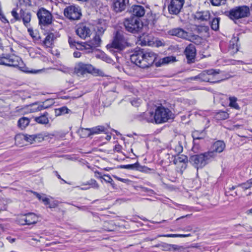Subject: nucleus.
I'll return each mask as SVG.
<instances>
[{"instance_id": "nucleus-1", "label": "nucleus", "mask_w": 252, "mask_h": 252, "mask_svg": "<svg viewBox=\"0 0 252 252\" xmlns=\"http://www.w3.org/2000/svg\"><path fill=\"white\" fill-rule=\"evenodd\" d=\"M174 118V114L168 108L162 105L157 107L154 112L143 113L138 116V119L140 121L148 123H155L157 124H162L167 122L169 119Z\"/></svg>"}, {"instance_id": "nucleus-2", "label": "nucleus", "mask_w": 252, "mask_h": 252, "mask_svg": "<svg viewBox=\"0 0 252 252\" xmlns=\"http://www.w3.org/2000/svg\"><path fill=\"white\" fill-rule=\"evenodd\" d=\"M130 46V43L128 42L127 38L125 37L123 33L120 31H116L114 34L111 43L108 44L106 47L111 53L117 57L118 53L121 52L126 47Z\"/></svg>"}, {"instance_id": "nucleus-3", "label": "nucleus", "mask_w": 252, "mask_h": 252, "mask_svg": "<svg viewBox=\"0 0 252 252\" xmlns=\"http://www.w3.org/2000/svg\"><path fill=\"white\" fill-rule=\"evenodd\" d=\"M220 69H208L202 71L198 75L191 78L192 80H199L201 82H207L211 83H219L223 79L220 76Z\"/></svg>"}, {"instance_id": "nucleus-4", "label": "nucleus", "mask_w": 252, "mask_h": 252, "mask_svg": "<svg viewBox=\"0 0 252 252\" xmlns=\"http://www.w3.org/2000/svg\"><path fill=\"white\" fill-rule=\"evenodd\" d=\"M214 155L211 152H205L200 154L191 156L189 158V162L197 169L202 168L208 164L213 159Z\"/></svg>"}, {"instance_id": "nucleus-5", "label": "nucleus", "mask_w": 252, "mask_h": 252, "mask_svg": "<svg viewBox=\"0 0 252 252\" xmlns=\"http://www.w3.org/2000/svg\"><path fill=\"white\" fill-rule=\"evenodd\" d=\"M0 65L18 68L21 69L24 63L22 59L14 55L2 54L0 55Z\"/></svg>"}, {"instance_id": "nucleus-6", "label": "nucleus", "mask_w": 252, "mask_h": 252, "mask_svg": "<svg viewBox=\"0 0 252 252\" xmlns=\"http://www.w3.org/2000/svg\"><path fill=\"white\" fill-rule=\"evenodd\" d=\"M124 25L126 32L133 34L139 33L143 27L142 22L139 18L135 17L125 19Z\"/></svg>"}, {"instance_id": "nucleus-7", "label": "nucleus", "mask_w": 252, "mask_h": 252, "mask_svg": "<svg viewBox=\"0 0 252 252\" xmlns=\"http://www.w3.org/2000/svg\"><path fill=\"white\" fill-rule=\"evenodd\" d=\"M250 8L246 5L239 6L231 9L227 16L232 20H237L249 16Z\"/></svg>"}, {"instance_id": "nucleus-8", "label": "nucleus", "mask_w": 252, "mask_h": 252, "mask_svg": "<svg viewBox=\"0 0 252 252\" xmlns=\"http://www.w3.org/2000/svg\"><path fill=\"white\" fill-rule=\"evenodd\" d=\"M98 70L95 69L92 64L79 62L75 65L74 72L78 76H83L87 74L98 73Z\"/></svg>"}, {"instance_id": "nucleus-9", "label": "nucleus", "mask_w": 252, "mask_h": 252, "mask_svg": "<svg viewBox=\"0 0 252 252\" xmlns=\"http://www.w3.org/2000/svg\"><path fill=\"white\" fill-rule=\"evenodd\" d=\"M144 52V49L137 47L130 56L131 62L142 68H145V66L142 65L144 63L143 61H145Z\"/></svg>"}, {"instance_id": "nucleus-10", "label": "nucleus", "mask_w": 252, "mask_h": 252, "mask_svg": "<svg viewBox=\"0 0 252 252\" xmlns=\"http://www.w3.org/2000/svg\"><path fill=\"white\" fill-rule=\"evenodd\" d=\"M144 52V49L137 47L130 56L131 62L142 68H145V66L142 65L144 63L143 61H145Z\"/></svg>"}, {"instance_id": "nucleus-11", "label": "nucleus", "mask_w": 252, "mask_h": 252, "mask_svg": "<svg viewBox=\"0 0 252 252\" xmlns=\"http://www.w3.org/2000/svg\"><path fill=\"white\" fill-rule=\"evenodd\" d=\"M37 16L40 25L46 26L51 24L53 18L52 15L44 8L42 7L39 9L37 12Z\"/></svg>"}, {"instance_id": "nucleus-12", "label": "nucleus", "mask_w": 252, "mask_h": 252, "mask_svg": "<svg viewBox=\"0 0 252 252\" xmlns=\"http://www.w3.org/2000/svg\"><path fill=\"white\" fill-rule=\"evenodd\" d=\"M64 15L70 20H75L79 19L82 14L79 7L70 5L64 9Z\"/></svg>"}, {"instance_id": "nucleus-13", "label": "nucleus", "mask_w": 252, "mask_h": 252, "mask_svg": "<svg viewBox=\"0 0 252 252\" xmlns=\"http://www.w3.org/2000/svg\"><path fill=\"white\" fill-rule=\"evenodd\" d=\"M184 3L185 0H171L170 4L168 6L169 13L174 15L179 14Z\"/></svg>"}, {"instance_id": "nucleus-14", "label": "nucleus", "mask_w": 252, "mask_h": 252, "mask_svg": "<svg viewBox=\"0 0 252 252\" xmlns=\"http://www.w3.org/2000/svg\"><path fill=\"white\" fill-rule=\"evenodd\" d=\"M184 54L186 55L188 63L190 64L194 63L196 56V49L194 45L189 44L186 48Z\"/></svg>"}, {"instance_id": "nucleus-15", "label": "nucleus", "mask_w": 252, "mask_h": 252, "mask_svg": "<svg viewBox=\"0 0 252 252\" xmlns=\"http://www.w3.org/2000/svg\"><path fill=\"white\" fill-rule=\"evenodd\" d=\"M225 148V144L221 140H218L212 145L211 150L207 152H211L213 153V159L217 156V153H220L223 151Z\"/></svg>"}, {"instance_id": "nucleus-16", "label": "nucleus", "mask_w": 252, "mask_h": 252, "mask_svg": "<svg viewBox=\"0 0 252 252\" xmlns=\"http://www.w3.org/2000/svg\"><path fill=\"white\" fill-rule=\"evenodd\" d=\"M145 61H143V66L147 68L153 65L157 59V55L155 53L152 51H145Z\"/></svg>"}, {"instance_id": "nucleus-17", "label": "nucleus", "mask_w": 252, "mask_h": 252, "mask_svg": "<svg viewBox=\"0 0 252 252\" xmlns=\"http://www.w3.org/2000/svg\"><path fill=\"white\" fill-rule=\"evenodd\" d=\"M76 33L81 38L84 39L87 37L90 36L91 30L84 24H81L78 26L76 30Z\"/></svg>"}, {"instance_id": "nucleus-18", "label": "nucleus", "mask_w": 252, "mask_h": 252, "mask_svg": "<svg viewBox=\"0 0 252 252\" xmlns=\"http://www.w3.org/2000/svg\"><path fill=\"white\" fill-rule=\"evenodd\" d=\"M168 33L172 36L187 39L189 38V33L182 28H174L169 31Z\"/></svg>"}, {"instance_id": "nucleus-19", "label": "nucleus", "mask_w": 252, "mask_h": 252, "mask_svg": "<svg viewBox=\"0 0 252 252\" xmlns=\"http://www.w3.org/2000/svg\"><path fill=\"white\" fill-rule=\"evenodd\" d=\"M238 41L239 38L235 36H234L230 41L228 52L230 55H234L239 51V46L238 44Z\"/></svg>"}, {"instance_id": "nucleus-20", "label": "nucleus", "mask_w": 252, "mask_h": 252, "mask_svg": "<svg viewBox=\"0 0 252 252\" xmlns=\"http://www.w3.org/2000/svg\"><path fill=\"white\" fill-rule=\"evenodd\" d=\"M106 128L102 126H98L91 128H86L82 130V132H87V135L99 134L101 132H106Z\"/></svg>"}, {"instance_id": "nucleus-21", "label": "nucleus", "mask_w": 252, "mask_h": 252, "mask_svg": "<svg viewBox=\"0 0 252 252\" xmlns=\"http://www.w3.org/2000/svg\"><path fill=\"white\" fill-rule=\"evenodd\" d=\"M130 12L132 13L133 16L132 17H135L139 18L144 16L145 13L144 8L141 5H134L131 7Z\"/></svg>"}, {"instance_id": "nucleus-22", "label": "nucleus", "mask_w": 252, "mask_h": 252, "mask_svg": "<svg viewBox=\"0 0 252 252\" xmlns=\"http://www.w3.org/2000/svg\"><path fill=\"white\" fill-rule=\"evenodd\" d=\"M29 106L31 107L30 110L32 113L39 111L49 107V106L45 105L44 102H36L30 104Z\"/></svg>"}, {"instance_id": "nucleus-23", "label": "nucleus", "mask_w": 252, "mask_h": 252, "mask_svg": "<svg viewBox=\"0 0 252 252\" xmlns=\"http://www.w3.org/2000/svg\"><path fill=\"white\" fill-rule=\"evenodd\" d=\"M194 18L201 21H207L211 19V15L208 10L197 11L194 15Z\"/></svg>"}, {"instance_id": "nucleus-24", "label": "nucleus", "mask_w": 252, "mask_h": 252, "mask_svg": "<svg viewBox=\"0 0 252 252\" xmlns=\"http://www.w3.org/2000/svg\"><path fill=\"white\" fill-rule=\"evenodd\" d=\"M126 7V0H115L113 2V9L116 12H121Z\"/></svg>"}, {"instance_id": "nucleus-25", "label": "nucleus", "mask_w": 252, "mask_h": 252, "mask_svg": "<svg viewBox=\"0 0 252 252\" xmlns=\"http://www.w3.org/2000/svg\"><path fill=\"white\" fill-rule=\"evenodd\" d=\"M121 168L127 169H136L141 171H146L147 170L149 169L146 166H141L138 162L134 164L121 165Z\"/></svg>"}, {"instance_id": "nucleus-26", "label": "nucleus", "mask_w": 252, "mask_h": 252, "mask_svg": "<svg viewBox=\"0 0 252 252\" xmlns=\"http://www.w3.org/2000/svg\"><path fill=\"white\" fill-rule=\"evenodd\" d=\"M20 14L22 17L21 20H22L24 25L27 28H28L30 25L29 23L31 20V13L29 12H26L21 9L20 11Z\"/></svg>"}, {"instance_id": "nucleus-27", "label": "nucleus", "mask_w": 252, "mask_h": 252, "mask_svg": "<svg viewBox=\"0 0 252 252\" xmlns=\"http://www.w3.org/2000/svg\"><path fill=\"white\" fill-rule=\"evenodd\" d=\"M27 225L35 224L38 221V217L34 213H30L25 214Z\"/></svg>"}, {"instance_id": "nucleus-28", "label": "nucleus", "mask_w": 252, "mask_h": 252, "mask_svg": "<svg viewBox=\"0 0 252 252\" xmlns=\"http://www.w3.org/2000/svg\"><path fill=\"white\" fill-rule=\"evenodd\" d=\"M57 37V34L52 32L49 33L43 41V44L47 47H50L53 43L54 40Z\"/></svg>"}, {"instance_id": "nucleus-29", "label": "nucleus", "mask_w": 252, "mask_h": 252, "mask_svg": "<svg viewBox=\"0 0 252 252\" xmlns=\"http://www.w3.org/2000/svg\"><path fill=\"white\" fill-rule=\"evenodd\" d=\"M191 135L193 142H195V141L196 140L204 139L206 136V132L204 130H194L192 131Z\"/></svg>"}, {"instance_id": "nucleus-30", "label": "nucleus", "mask_w": 252, "mask_h": 252, "mask_svg": "<svg viewBox=\"0 0 252 252\" xmlns=\"http://www.w3.org/2000/svg\"><path fill=\"white\" fill-rule=\"evenodd\" d=\"M48 113L45 112L42 115L39 117H35L34 121L40 124H47L49 123V120L48 118Z\"/></svg>"}, {"instance_id": "nucleus-31", "label": "nucleus", "mask_w": 252, "mask_h": 252, "mask_svg": "<svg viewBox=\"0 0 252 252\" xmlns=\"http://www.w3.org/2000/svg\"><path fill=\"white\" fill-rule=\"evenodd\" d=\"M89 43V45L92 48L100 46L101 43V40L100 35L96 34Z\"/></svg>"}, {"instance_id": "nucleus-32", "label": "nucleus", "mask_w": 252, "mask_h": 252, "mask_svg": "<svg viewBox=\"0 0 252 252\" xmlns=\"http://www.w3.org/2000/svg\"><path fill=\"white\" fill-rule=\"evenodd\" d=\"M30 119L28 118L23 117L19 119L18 126L21 129H25L30 124Z\"/></svg>"}, {"instance_id": "nucleus-33", "label": "nucleus", "mask_w": 252, "mask_h": 252, "mask_svg": "<svg viewBox=\"0 0 252 252\" xmlns=\"http://www.w3.org/2000/svg\"><path fill=\"white\" fill-rule=\"evenodd\" d=\"M157 15L151 12H148L146 15V21L148 25L154 26L157 20Z\"/></svg>"}, {"instance_id": "nucleus-34", "label": "nucleus", "mask_w": 252, "mask_h": 252, "mask_svg": "<svg viewBox=\"0 0 252 252\" xmlns=\"http://www.w3.org/2000/svg\"><path fill=\"white\" fill-rule=\"evenodd\" d=\"M71 112V110L68 109L66 106H63L54 109L55 115L56 117L68 114Z\"/></svg>"}, {"instance_id": "nucleus-35", "label": "nucleus", "mask_w": 252, "mask_h": 252, "mask_svg": "<svg viewBox=\"0 0 252 252\" xmlns=\"http://www.w3.org/2000/svg\"><path fill=\"white\" fill-rule=\"evenodd\" d=\"M228 118V113L224 111H220L217 112L215 115V118L218 121L224 120Z\"/></svg>"}, {"instance_id": "nucleus-36", "label": "nucleus", "mask_w": 252, "mask_h": 252, "mask_svg": "<svg viewBox=\"0 0 252 252\" xmlns=\"http://www.w3.org/2000/svg\"><path fill=\"white\" fill-rule=\"evenodd\" d=\"M68 41L71 48L75 47L78 50L82 49V45H81V43L79 42L76 41L74 37L68 36Z\"/></svg>"}, {"instance_id": "nucleus-37", "label": "nucleus", "mask_w": 252, "mask_h": 252, "mask_svg": "<svg viewBox=\"0 0 252 252\" xmlns=\"http://www.w3.org/2000/svg\"><path fill=\"white\" fill-rule=\"evenodd\" d=\"M176 61V58L174 56H168L163 58L161 60V63L160 62L156 63L157 66H159L162 64H167L170 63L174 62Z\"/></svg>"}, {"instance_id": "nucleus-38", "label": "nucleus", "mask_w": 252, "mask_h": 252, "mask_svg": "<svg viewBox=\"0 0 252 252\" xmlns=\"http://www.w3.org/2000/svg\"><path fill=\"white\" fill-rule=\"evenodd\" d=\"M220 18L219 17H214L210 22V25L212 29L217 31L219 29Z\"/></svg>"}, {"instance_id": "nucleus-39", "label": "nucleus", "mask_w": 252, "mask_h": 252, "mask_svg": "<svg viewBox=\"0 0 252 252\" xmlns=\"http://www.w3.org/2000/svg\"><path fill=\"white\" fill-rule=\"evenodd\" d=\"M229 106L236 110H240V107L237 103V98L235 96H230L229 97Z\"/></svg>"}, {"instance_id": "nucleus-40", "label": "nucleus", "mask_w": 252, "mask_h": 252, "mask_svg": "<svg viewBox=\"0 0 252 252\" xmlns=\"http://www.w3.org/2000/svg\"><path fill=\"white\" fill-rule=\"evenodd\" d=\"M139 40L140 41V44L142 46H150L152 44V41L150 40V37L148 35L140 36L139 37Z\"/></svg>"}, {"instance_id": "nucleus-41", "label": "nucleus", "mask_w": 252, "mask_h": 252, "mask_svg": "<svg viewBox=\"0 0 252 252\" xmlns=\"http://www.w3.org/2000/svg\"><path fill=\"white\" fill-rule=\"evenodd\" d=\"M173 161L175 164L182 162L186 163L188 161V158L183 155H179L175 158Z\"/></svg>"}, {"instance_id": "nucleus-42", "label": "nucleus", "mask_w": 252, "mask_h": 252, "mask_svg": "<svg viewBox=\"0 0 252 252\" xmlns=\"http://www.w3.org/2000/svg\"><path fill=\"white\" fill-rule=\"evenodd\" d=\"M237 187L241 188L244 190L250 189L252 187V178L249 179L245 183L239 184Z\"/></svg>"}, {"instance_id": "nucleus-43", "label": "nucleus", "mask_w": 252, "mask_h": 252, "mask_svg": "<svg viewBox=\"0 0 252 252\" xmlns=\"http://www.w3.org/2000/svg\"><path fill=\"white\" fill-rule=\"evenodd\" d=\"M172 250L176 252H189L188 249L182 246L173 244Z\"/></svg>"}, {"instance_id": "nucleus-44", "label": "nucleus", "mask_w": 252, "mask_h": 252, "mask_svg": "<svg viewBox=\"0 0 252 252\" xmlns=\"http://www.w3.org/2000/svg\"><path fill=\"white\" fill-rule=\"evenodd\" d=\"M173 244H169L165 243H161V250L165 251H172V247Z\"/></svg>"}, {"instance_id": "nucleus-45", "label": "nucleus", "mask_w": 252, "mask_h": 252, "mask_svg": "<svg viewBox=\"0 0 252 252\" xmlns=\"http://www.w3.org/2000/svg\"><path fill=\"white\" fill-rule=\"evenodd\" d=\"M190 236V234H168L163 235H159V236H163V237H172V238H175V237H181V238H184V237H187Z\"/></svg>"}, {"instance_id": "nucleus-46", "label": "nucleus", "mask_w": 252, "mask_h": 252, "mask_svg": "<svg viewBox=\"0 0 252 252\" xmlns=\"http://www.w3.org/2000/svg\"><path fill=\"white\" fill-rule=\"evenodd\" d=\"M237 187L236 186H232L231 188H229L227 189V190H226L225 191V195L227 196H236L238 195V191L237 190L235 191V194H232V193H231V191L234 190L236 189Z\"/></svg>"}, {"instance_id": "nucleus-47", "label": "nucleus", "mask_w": 252, "mask_h": 252, "mask_svg": "<svg viewBox=\"0 0 252 252\" xmlns=\"http://www.w3.org/2000/svg\"><path fill=\"white\" fill-rule=\"evenodd\" d=\"M211 3L214 6H220L224 5L227 0H210Z\"/></svg>"}, {"instance_id": "nucleus-48", "label": "nucleus", "mask_w": 252, "mask_h": 252, "mask_svg": "<svg viewBox=\"0 0 252 252\" xmlns=\"http://www.w3.org/2000/svg\"><path fill=\"white\" fill-rule=\"evenodd\" d=\"M104 176L106 177L105 178H103V180L106 183H110L113 189L116 188V185L112 180L111 177L109 175H104Z\"/></svg>"}, {"instance_id": "nucleus-49", "label": "nucleus", "mask_w": 252, "mask_h": 252, "mask_svg": "<svg viewBox=\"0 0 252 252\" xmlns=\"http://www.w3.org/2000/svg\"><path fill=\"white\" fill-rule=\"evenodd\" d=\"M85 185H89L91 188L95 189H98L99 188V185L94 179H91L88 181Z\"/></svg>"}, {"instance_id": "nucleus-50", "label": "nucleus", "mask_w": 252, "mask_h": 252, "mask_svg": "<svg viewBox=\"0 0 252 252\" xmlns=\"http://www.w3.org/2000/svg\"><path fill=\"white\" fill-rule=\"evenodd\" d=\"M11 14L16 21H20L21 20L22 17L21 16L20 13H18L17 12L16 8H14L12 9L11 11Z\"/></svg>"}, {"instance_id": "nucleus-51", "label": "nucleus", "mask_w": 252, "mask_h": 252, "mask_svg": "<svg viewBox=\"0 0 252 252\" xmlns=\"http://www.w3.org/2000/svg\"><path fill=\"white\" fill-rule=\"evenodd\" d=\"M24 139L26 141L30 142L31 144L33 143L34 142V134H25L24 135Z\"/></svg>"}, {"instance_id": "nucleus-52", "label": "nucleus", "mask_w": 252, "mask_h": 252, "mask_svg": "<svg viewBox=\"0 0 252 252\" xmlns=\"http://www.w3.org/2000/svg\"><path fill=\"white\" fill-rule=\"evenodd\" d=\"M44 140V137L42 134L38 133L34 134V142H40Z\"/></svg>"}, {"instance_id": "nucleus-53", "label": "nucleus", "mask_w": 252, "mask_h": 252, "mask_svg": "<svg viewBox=\"0 0 252 252\" xmlns=\"http://www.w3.org/2000/svg\"><path fill=\"white\" fill-rule=\"evenodd\" d=\"M25 216L24 215H22L19 217L18 218V222L19 224L22 225H27V222L25 220Z\"/></svg>"}, {"instance_id": "nucleus-54", "label": "nucleus", "mask_w": 252, "mask_h": 252, "mask_svg": "<svg viewBox=\"0 0 252 252\" xmlns=\"http://www.w3.org/2000/svg\"><path fill=\"white\" fill-rule=\"evenodd\" d=\"M0 20L2 23L4 24L9 23L8 21L7 20L4 15L3 14L2 11H1V12H0Z\"/></svg>"}, {"instance_id": "nucleus-55", "label": "nucleus", "mask_w": 252, "mask_h": 252, "mask_svg": "<svg viewBox=\"0 0 252 252\" xmlns=\"http://www.w3.org/2000/svg\"><path fill=\"white\" fill-rule=\"evenodd\" d=\"M71 205L76 207L77 208H78L80 210L85 211V210H87L88 209V207L86 206H77L76 205L73 204H72Z\"/></svg>"}, {"instance_id": "nucleus-56", "label": "nucleus", "mask_w": 252, "mask_h": 252, "mask_svg": "<svg viewBox=\"0 0 252 252\" xmlns=\"http://www.w3.org/2000/svg\"><path fill=\"white\" fill-rule=\"evenodd\" d=\"M114 177L117 180L120 181L123 183H126L128 181V180L127 179L121 178L120 177H117V176H114Z\"/></svg>"}, {"instance_id": "nucleus-57", "label": "nucleus", "mask_w": 252, "mask_h": 252, "mask_svg": "<svg viewBox=\"0 0 252 252\" xmlns=\"http://www.w3.org/2000/svg\"><path fill=\"white\" fill-rule=\"evenodd\" d=\"M28 32L29 33L30 35L32 37V38H36V36L34 35V32L33 30L31 28H28Z\"/></svg>"}, {"instance_id": "nucleus-58", "label": "nucleus", "mask_w": 252, "mask_h": 252, "mask_svg": "<svg viewBox=\"0 0 252 252\" xmlns=\"http://www.w3.org/2000/svg\"><path fill=\"white\" fill-rule=\"evenodd\" d=\"M58 206V203L56 201H53L52 202H50L49 205V207L50 208H55L57 207Z\"/></svg>"}, {"instance_id": "nucleus-59", "label": "nucleus", "mask_w": 252, "mask_h": 252, "mask_svg": "<svg viewBox=\"0 0 252 252\" xmlns=\"http://www.w3.org/2000/svg\"><path fill=\"white\" fill-rule=\"evenodd\" d=\"M94 176L98 179H103V178L102 176L101 173L97 171L94 172Z\"/></svg>"}, {"instance_id": "nucleus-60", "label": "nucleus", "mask_w": 252, "mask_h": 252, "mask_svg": "<svg viewBox=\"0 0 252 252\" xmlns=\"http://www.w3.org/2000/svg\"><path fill=\"white\" fill-rule=\"evenodd\" d=\"M42 201L45 205H49L50 202L49 198L47 197L43 198Z\"/></svg>"}, {"instance_id": "nucleus-61", "label": "nucleus", "mask_w": 252, "mask_h": 252, "mask_svg": "<svg viewBox=\"0 0 252 252\" xmlns=\"http://www.w3.org/2000/svg\"><path fill=\"white\" fill-rule=\"evenodd\" d=\"M199 30L204 31L205 32H208L209 31V28L208 26H202L199 29Z\"/></svg>"}, {"instance_id": "nucleus-62", "label": "nucleus", "mask_w": 252, "mask_h": 252, "mask_svg": "<svg viewBox=\"0 0 252 252\" xmlns=\"http://www.w3.org/2000/svg\"><path fill=\"white\" fill-rule=\"evenodd\" d=\"M131 103L133 106L137 107L140 104V103L136 100H133L131 101Z\"/></svg>"}, {"instance_id": "nucleus-63", "label": "nucleus", "mask_w": 252, "mask_h": 252, "mask_svg": "<svg viewBox=\"0 0 252 252\" xmlns=\"http://www.w3.org/2000/svg\"><path fill=\"white\" fill-rule=\"evenodd\" d=\"M81 52H80L79 51H75L73 53V57L74 58H79L81 57Z\"/></svg>"}, {"instance_id": "nucleus-64", "label": "nucleus", "mask_w": 252, "mask_h": 252, "mask_svg": "<svg viewBox=\"0 0 252 252\" xmlns=\"http://www.w3.org/2000/svg\"><path fill=\"white\" fill-rule=\"evenodd\" d=\"M83 129V128H82V129L80 130V134H81V137H89L90 135H87V132H82V130Z\"/></svg>"}]
</instances>
